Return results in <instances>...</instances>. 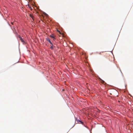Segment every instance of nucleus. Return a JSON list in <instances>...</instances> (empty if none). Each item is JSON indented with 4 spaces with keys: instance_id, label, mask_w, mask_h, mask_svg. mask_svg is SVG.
Segmentation results:
<instances>
[{
    "instance_id": "obj_2",
    "label": "nucleus",
    "mask_w": 133,
    "mask_h": 133,
    "mask_svg": "<svg viewBox=\"0 0 133 133\" xmlns=\"http://www.w3.org/2000/svg\"><path fill=\"white\" fill-rule=\"evenodd\" d=\"M28 6L29 8L31 10H32V8L28 4Z\"/></svg>"
},
{
    "instance_id": "obj_5",
    "label": "nucleus",
    "mask_w": 133,
    "mask_h": 133,
    "mask_svg": "<svg viewBox=\"0 0 133 133\" xmlns=\"http://www.w3.org/2000/svg\"><path fill=\"white\" fill-rule=\"evenodd\" d=\"M97 52L96 53H98L99 54L101 55V53L102 52Z\"/></svg>"
},
{
    "instance_id": "obj_8",
    "label": "nucleus",
    "mask_w": 133,
    "mask_h": 133,
    "mask_svg": "<svg viewBox=\"0 0 133 133\" xmlns=\"http://www.w3.org/2000/svg\"><path fill=\"white\" fill-rule=\"evenodd\" d=\"M76 120L78 122H80V121H81L79 120V119H76Z\"/></svg>"
},
{
    "instance_id": "obj_9",
    "label": "nucleus",
    "mask_w": 133,
    "mask_h": 133,
    "mask_svg": "<svg viewBox=\"0 0 133 133\" xmlns=\"http://www.w3.org/2000/svg\"><path fill=\"white\" fill-rule=\"evenodd\" d=\"M80 122L81 123V124H83V122H82V121H80V122Z\"/></svg>"
},
{
    "instance_id": "obj_4",
    "label": "nucleus",
    "mask_w": 133,
    "mask_h": 133,
    "mask_svg": "<svg viewBox=\"0 0 133 133\" xmlns=\"http://www.w3.org/2000/svg\"><path fill=\"white\" fill-rule=\"evenodd\" d=\"M48 41L52 45H53V44L51 42V41L49 40L48 39Z\"/></svg>"
},
{
    "instance_id": "obj_11",
    "label": "nucleus",
    "mask_w": 133,
    "mask_h": 133,
    "mask_svg": "<svg viewBox=\"0 0 133 133\" xmlns=\"http://www.w3.org/2000/svg\"><path fill=\"white\" fill-rule=\"evenodd\" d=\"M11 24H13V22H11Z\"/></svg>"
},
{
    "instance_id": "obj_1",
    "label": "nucleus",
    "mask_w": 133,
    "mask_h": 133,
    "mask_svg": "<svg viewBox=\"0 0 133 133\" xmlns=\"http://www.w3.org/2000/svg\"><path fill=\"white\" fill-rule=\"evenodd\" d=\"M18 37L20 39L21 42L23 43V44H24L25 43V41H24L23 38L20 36H19Z\"/></svg>"
},
{
    "instance_id": "obj_6",
    "label": "nucleus",
    "mask_w": 133,
    "mask_h": 133,
    "mask_svg": "<svg viewBox=\"0 0 133 133\" xmlns=\"http://www.w3.org/2000/svg\"><path fill=\"white\" fill-rule=\"evenodd\" d=\"M50 48L52 49H53L54 48V46H53V45H52L50 47Z\"/></svg>"
},
{
    "instance_id": "obj_7",
    "label": "nucleus",
    "mask_w": 133,
    "mask_h": 133,
    "mask_svg": "<svg viewBox=\"0 0 133 133\" xmlns=\"http://www.w3.org/2000/svg\"><path fill=\"white\" fill-rule=\"evenodd\" d=\"M30 16L32 18V19H33V20H34V18H33V16H32V15H30Z\"/></svg>"
},
{
    "instance_id": "obj_3",
    "label": "nucleus",
    "mask_w": 133,
    "mask_h": 133,
    "mask_svg": "<svg viewBox=\"0 0 133 133\" xmlns=\"http://www.w3.org/2000/svg\"><path fill=\"white\" fill-rule=\"evenodd\" d=\"M50 37L52 38H54V39H55V38L54 37V36L53 35H51Z\"/></svg>"
},
{
    "instance_id": "obj_10",
    "label": "nucleus",
    "mask_w": 133,
    "mask_h": 133,
    "mask_svg": "<svg viewBox=\"0 0 133 133\" xmlns=\"http://www.w3.org/2000/svg\"><path fill=\"white\" fill-rule=\"evenodd\" d=\"M57 31H58V32H59L60 33H61V32H60V31H59V30H57Z\"/></svg>"
}]
</instances>
